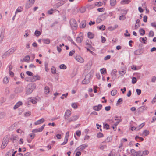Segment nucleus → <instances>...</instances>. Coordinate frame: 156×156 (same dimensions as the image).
I'll list each match as a JSON object with an SVG mask.
<instances>
[{
	"instance_id": "obj_1",
	"label": "nucleus",
	"mask_w": 156,
	"mask_h": 156,
	"mask_svg": "<svg viewBox=\"0 0 156 156\" xmlns=\"http://www.w3.org/2000/svg\"><path fill=\"white\" fill-rule=\"evenodd\" d=\"M36 88V85L35 83L28 85L26 88V94L28 95L31 94Z\"/></svg>"
},
{
	"instance_id": "obj_2",
	"label": "nucleus",
	"mask_w": 156,
	"mask_h": 156,
	"mask_svg": "<svg viewBox=\"0 0 156 156\" xmlns=\"http://www.w3.org/2000/svg\"><path fill=\"white\" fill-rule=\"evenodd\" d=\"M71 27L73 30H75L77 29L78 25L77 22L74 19H71L70 21Z\"/></svg>"
},
{
	"instance_id": "obj_3",
	"label": "nucleus",
	"mask_w": 156,
	"mask_h": 156,
	"mask_svg": "<svg viewBox=\"0 0 156 156\" xmlns=\"http://www.w3.org/2000/svg\"><path fill=\"white\" fill-rule=\"evenodd\" d=\"M131 155L132 156H141L142 152L140 151H136L134 149H132L130 150Z\"/></svg>"
},
{
	"instance_id": "obj_4",
	"label": "nucleus",
	"mask_w": 156,
	"mask_h": 156,
	"mask_svg": "<svg viewBox=\"0 0 156 156\" xmlns=\"http://www.w3.org/2000/svg\"><path fill=\"white\" fill-rule=\"evenodd\" d=\"M9 140V138H8L7 136L5 137L4 138L1 147L2 149H3L5 148L7 145Z\"/></svg>"
},
{
	"instance_id": "obj_5",
	"label": "nucleus",
	"mask_w": 156,
	"mask_h": 156,
	"mask_svg": "<svg viewBox=\"0 0 156 156\" xmlns=\"http://www.w3.org/2000/svg\"><path fill=\"white\" fill-rule=\"evenodd\" d=\"M71 112L69 110H67L65 112L64 115V118L66 121L68 120L69 118L71 116Z\"/></svg>"
},
{
	"instance_id": "obj_6",
	"label": "nucleus",
	"mask_w": 156,
	"mask_h": 156,
	"mask_svg": "<svg viewBox=\"0 0 156 156\" xmlns=\"http://www.w3.org/2000/svg\"><path fill=\"white\" fill-rule=\"evenodd\" d=\"M35 0H29L28 2L26 3L25 7L26 9H28L30 8L35 2Z\"/></svg>"
},
{
	"instance_id": "obj_7",
	"label": "nucleus",
	"mask_w": 156,
	"mask_h": 156,
	"mask_svg": "<svg viewBox=\"0 0 156 156\" xmlns=\"http://www.w3.org/2000/svg\"><path fill=\"white\" fill-rule=\"evenodd\" d=\"M91 41L89 40H87L85 42V44L86 46L85 47H87V48H89L91 49L92 50L94 51L95 49L91 45Z\"/></svg>"
},
{
	"instance_id": "obj_8",
	"label": "nucleus",
	"mask_w": 156,
	"mask_h": 156,
	"mask_svg": "<svg viewBox=\"0 0 156 156\" xmlns=\"http://www.w3.org/2000/svg\"><path fill=\"white\" fill-rule=\"evenodd\" d=\"M45 126V124L43 125L41 127L37 128L35 129H33L32 131V132L33 133H37V132H40L43 131L44 127Z\"/></svg>"
},
{
	"instance_id": "obj_9",
	"label": "nucleus",
	"mask_w": 156,
	"mask_h": 156,
	"mask_svg": "<svg viewBox=\"0 0 156 156\" xmlns=\"http://www.w3.org/2000/svg\"><path fill=\"white\" fill-rule=\"evenodd\" d=\"M79 118V116L78 115H74L70 117L68 119V122H74L77 120Z\"/></svg>"
},
{
	"instance_id": "obj_10",
	"label": "nucleus",
	"mask_w": 156,
	"mask_h": 156,
	"mask_svg": "<svg viewBox=\"0 0 156 156\" xmlns=\"http://www.w3.org/2000/svg\"><path fill=\"white\" fill-rule=\"evenodd\" d=\"M41 79V77L38 74H36L33 76L32 77L31 79V81L34 82L37 80H39Z\"/></svg>"
},
{
	"instance_id": "obj_11",
	"label": "nucleus",
	"mask_w": 156,
	"mask_h": 156,
	"mask_svg": "<svg viewBox=\"0 0 156 156\" xmlns=\"http://www.w3.org/2000/svg\"><path fill=\"white\" fill-rule=\"evenodd\" d=\"M88 147V145L86 144H84L81 145L78 147L76 150V151H82Z\"/></svg>"
},
{
	"instance_id": "obj_12",
	"label": "nucleus",
	"mask_w": 156,
	"mask_h": 156,
	"mask_svg": "<svg viewBox=\"0 0 156 156\" xmlns=\"http://www.w3.org/2000/svg\"><path fill=\"white\" fill-rule=\"evenodd\" d=\"M75 59L77 61L80 63H83L84 62V59L82 57L79 55L76 56L75 57Z\"/></svg>"
},
{
	"instance_id": "obj_13",
	"label": "nucleus",
	"mask_w": 156,
	"mask_h": 156,
	"mask_svg": "<svg viewBox=\"0 0 156 156\" xmlns=\"http://www.w3.org/2000/svg\"><path fill=\"white\" fill-rule=\"evenodd\" d=\"M19 139L18 136L17 135L13 136L10 138V140L13 143H17Z\"/></svg>"
},
{
	"instance_id": "obj_14",
	"label": "nucleus",
	"mask_w": 156,
	"mask_h": 156,
	"mask_svg": "<svg viewBox=\"0 0 156 156\" xmlns=\"http://www.w3.org/2000/svg\"><path fill=\"white\" fill-rule=\"evenodd\" d=\"M102 105L99 104L97 106H95L93 107V109L95 111H99L101 110L102 108Z\"/></svg>"
},
{
	"instance_id": "obj_15",
	"label": "nucleus",
	"mask_w": 156,
	"mask_h": 156,
	"mask_svg": "<svg viewBox=\"0 0 156 156\" xmlns=\"http://www.w3.org/2000/svg\"><path fill=\"white\" fill-rule=\"evenodd\" d=\"M45 121L44 119V118H42L41 119L39 120L34 122V124L36 125L40 124L43 123Z\"/></svg>"
},
{
	"instance_id": "obj_16",
	"label": "nucleus",
	"mask_w": 156,
	"mask_h": 156,
	"mask_svg": "<svg viewBox=\"0 0 156 156\" xmlns=\"http://www.w3.org/2000/svg\"><path fill=\"white\" fill-rule=\"evenodd\" d=\"M23 103L21 101H19L17 102L13 107L14 109H16L18 108L20 106L22 105Z\"/></svg>"
},
{
	"instance_id": "obj_17",
	"label": "nucleus",
	"mask_w": 156,
	"mask_h": 156,
	"mask_svg": "<svg viewBox=\"0 0 156 156\" xmlns=\"http://www.w3.org/2000/svg\"><path fill=\"white\" fill-rule=\"evenodd\" d=\"M112 140V138L111 136H108L107 138L102 142L103 143H107L111 142Z\"/></svg>"
},
{
	"instance_id": "obj_18",
	"label": "nucleus",
	"mask_w": 156,
	"mask_h": 156,
	"mask_svg": "<svg viewBox=\"0 0 156 156\" xmlns=\"http://www.w3.org/2000/svg\"><path fill=\"white\" fill-rule=\"evenodd\" d=\"M83 36L77 37L76 38V41L78 43H81L83 41Z\"/></svg>"
},
{
	"instance_id": "obj_19",
	"label": "nucleus",
	"mask_w": 156,
	"mask_h": 156,
	"mask_svg": "<svg viewBox=\"0 0 156 156\" xmlns=\"http://www.w3.org/2000/svg\"><path fill=\"white\" fill-rule=\"evenodd\" d=\"M110 5L112 7H114L116 4V0H110Z\"/></svg>"
},
{
	"instance_id": "obj_20",
	"label": "nucleus",
	"mask_w": 156,
	"mask_h": 156,
	"mask_svg": "<svg viewBox=\"0 0 156 156\" xmlns=\"http://www.w3.org/2000/svg\"><path fill=\"white\" fill-rule=\"evenodd\" d=\"M86 26V23L85 20L82 21L80 23V27L81 28H83L85 27Z\"/></svg>"
},
{
	"instance_id": "obj_21",
	"label": "nucleus",
	"mask_w": 156,
	"mask_h": 156,
	"mask_svg": "<svg viewBox=\"0 0 156 156\" xmlns=\"http://www.w3.org/2000/svg\"><path fill=\"white\" fill-rule=\"evenodd\" d=\"M57 11L58 12H59V11L56 9H51L50 10L48 11V13L50 15L52 14L54 12H55V11Z\"/></svg>"
},
{
	"instance_id": "obj_22",
	"label": "nucleus",
	"mask_w": 156,
	"mask_h": 156,
	"mask_svg": "<svg viewBox=\"0 0 156 156\" xmlns=\"http://www.w3.org/2000/svg\"><path fill=\"white\" fill-rule=\"evenodd\" d=\"M147 38L146 37L143 38L140 37V41L144 44H146V42L147 41Z\"/></svg>"
},
{
	"instance_id": "obj_23",
	"label": "nucleus",
	"mask_w": 156,
	"mask_h": 156,
	"mask_svg": "<svg viewBox=\"0 0 156 156\" xmlns=\"http://www.w3.org/2000/svg\"><path fill=\"white\" fill-rule=\"evenodd\" d=\"M25 34L24 35V37H26L29 36L30 34V31L29 30H27L25 31Z\"/></svg>"
},
{
	"instance_id": "obj_24",
	"label": "nucleus",
	"mask_w": 156,
	"mask_h": 156,
	"mask_svg": "<svg viewBox=\"0 0 156 156\" xmlns=\"http://www.w3.org/2000/svg\"><path fill=\"white\" fill-rule=\"evenodd\" d=\"M42 41L44 43L46 44H48L50 43V40L49 39H43Z\"/></svg>"
},
{
	"instance_id": "obj_25",
	"label": "nucleus",
	"mask_w": 156,
	"mask_h": 156,
	"mask_svg": "<svg viewBox=\"0 0 156 156\" xmlns=\"http://www.w3.org/2000/svg\"><path fill=\"white\" fill-rule=\"evenodd\" d=\"M50 89L48 87H45L44 88V92L45 94H48L50 91Z\"/></svg>"
},
{
	"instance_id": "obj_26",
	"label": "nucleus",
	"mask_w": 156,
	"mask_h": 156,
	"mask_svg": "<svg viewBox=\"0 0 156 156\" xmlns=\"http://www.w3.org/2000/svg\"><path fill=\"white\" fill-rule=\"evenodd\" d=\"M140 151L142 152L141 156H144L145 155H147L149 153V151L147 150H145L144 151Z\"/></svg>"
},
{
	"instance_id": "obj_27",
	"label": "nucleus",
	"mask_w": 156,
	"mask_h": 156,
	"mask_svg": "<svg viewBox=\"0 0 156 156\" xmlns=\"http://www.w3.org/2000/svg\"><path fill=\"white\" fill-rule=\"evenodd\" d=\"M88 37L90 39H92L94 37V34L91 32H88L87 33Z\"/></svg>"
},
{
	"instance_id": "obj_28",
	"label": "nucleus",
	"mask_w": 156,
	"mask_h": 156,
	"mask_svg": "<svg viewBox=\"0 0 156 156\" xmlns=\"http://www.w3.org/2000/svg\"><path fill=\"white\" fill-rule=\"evenodd\" d=\"M126 69H122V70L119 71V73L120 75L123 76L126 72Z\"/></svg>"
},
{
	"instance_id": "obj_29",
	"label": "nucleus",
	"mask_w": 156,
	"mask_h": 156,
	"mask_svg": "<svg viewBox=\"0 0 156 156\" xmlns=\"http://www.w3.org/2000/svg\"><path fill=\"white\" fill-rule=\"evenodd\" d=\"M23 8L21 6L18 7L15 12V14H16L17 13L22 12L23 11Z\"/></svg>"
},
{
	"instance_id": "obj_30",
	"label": "nucleus",
	"mask_w": 156,
	"mask_h": 156,
	"mask_svg": "<svg viewBox=\"0 0 156 156\" xmlns=\"http://www.w3.org/2000/svg\"><path fill=\"white\" fill-rule=\"evenodd\" d=\"M51 71L52 74H55L56 72V70L55 67L53 66H52L51 69Z\"/></svg>"
},
{
	"instance_id": "obj_31",
	"label": "nucleus",
	"mask_w": 156,
	"mask_h": 156,
	"mask_svg": "<svg viewBox=\"0 0 156 156\" xmlns=\"http://www.w3.org/2000/svg\"><path fill=\"white\" fill-rule=\"evenodd\" d=\"M149 131L147 130H145L143 131L142 134L143 136H147L149 134Z\"/></svg>"
},
{
	"instance_id": "obj_32",
	"label": "nucleus",
	"mask_w": 156,
	"mask_h": 156,
	"mask_svg": "<svg viewBox=\"0 0 156 156\" xmlns=\"http://www.w3.org/2000/svg\"><path fill=\"white\" fill-rule=\"evenodd\" d=\"M16 50V49L15 48H12L9 50L8 51L10 55L12 54Z\"/></svg>"
},
{
	"instance_id": "obj_33",
	"label": "nucleus",
	"mask_w": 156,
	"mask_h": 156,
	"mask_svg": "<svg viewBox=\"0 0 156 156\" xmlns=\"http://www.w3.org/2000/svg\"><path fill=\"white\" fill-rule=\"evenodd\" d=\"M10 55V54L9 53L8 51H7L2 55V57L3 58H5L9 56Z\"/></svg>"
},
{
	"instance_id": "obj_34",
	"label": "nucleus",
	"mask_w": 156,
	"mask_h": 156,
	"mask_svg": "<svg viewBox=\"0 0 156 156\" xmlns=\"http://www.w3.org/2000/svg\"><path fill=\"white\" fill-rule=\"evenodd\" d=\"M117 71V70L115 69H113L111 72V75L112 76H116V73Z\"/></svg>"
},
{
	"instance_id": "obj_35",
	"label": "nucleus",
	"mask_w": 156,
	"mask_h": 156,
	"mask_svg": "<svg viewBox=\"0 0 156 156\" xmlns=\"http://www.w3.org/2000/svg\"><path fill=\"white\" fill-rule=\"evenodd\" d=\"M90 82V81L88 79L85 78L82 81V83L83 84H88Z\"/></svg>"
},
{
	"instance_id": "obj_36",
	"label": "nucleus",
	"mask_w": 156,
	"mask_h": 156,
	"mask_svg": "<svg viewBox=\"0 0 156 156\" xmlns=\"http://www.w3.org/2000/svg\"><path fill=\"white\" fill-rule=\"evenodd\" d=\"M139 32L140 35L142 36L144 35L145 33V30L143 28L140 29L139 30Z\"/></svg>"
},
{
	"instance_id": "obj_37",
	"label": "nucleus",
	"mask_w": 156,
	"mask_h": 156,
	"mask_svg": "<svg viewBox=\"0 0 156 156\" xmlns=\"http://www.w3.org/2000/svg\"><path fill=\"white\" fill-rule=\"evenodd\" d=\"M4 37V34L3 32H1L0 36V43H2Z\"/></svg>"
},
{
	"instance_id": "obj_38",
	"label": "nucleus",
	"mask_w": 156,
	"mask_h": 156,
	"mask_svg": "<svg viewBox=\"0 0 156 156\" xmlns=\"http://www.w3.org/2000/svg\"><path fill=\"white\" fill-rule=\"evenodd\" d=\"M30 59V57L29 55L26 56L23 59V60L26 62H29Z\"/></svg>"
},
{
	"instance_id": "obj_39",
	"label": "nucleus",
	"mask_w": 156,
	"mask_h": 156,
	"mask_svg": "<svg viewBox=\"0 0 156 156\" xmlns=\"http://www.w3.org/2000/svg\"><path fill=\"white\" fill-rule=\"evenodd\" d=\"M45 69L46 72H48L49 70L48 68V63L47 62H45L44 63Z\"/></svg>"
},
{
	"instance_id": "obj_40",
	"label": "nucleus",
	"mask_w": 156,
	"mask_h": 156,
	"mask_svg": "<svg viewBox=\"0 0 156 156\" xmlns=\"http://www.w3.org/2000/svg\"><path fill=\"white\" fill-rule=\"evenodd\" d=\"M135 140L137 141H139L138 140V139H139L141 141H143L144 140V139L143 138L141 137H139L138 136H136L135 138Z\"/></svg>"
},
{
	"instance_id": "obj_41",
	"label": "nucleus",
	"mask_w": 156,
	"mask_h": 156,
	"mask_svg": "<svg viewBox=\"0 0 156 156\" xmlns=\"http://www.w3.org/2000/svg\"><path fill=\"white\" fill-rule=\"evenodd\" d=\"M134 54L135 55H139L141 54V51L140 50H137L135 51L134 52Z\"/></svg>"
},
{
	"instance_id": "obj_42",
	"label": "nucleus",
	"mask_w": 156,
	"mask_h": 156,
	"mask_svg": "<svg viewBox=\"0 0 156 156\" xmlns=\"http://www.w3.org/2000/svg\"><path fill=\"white\" fill-rule=\"evenodd\" d=\"M117 92V91L116 90H112L111 92V95L112 96L115 95Z\"/></svg>"
},
{
	"instance_id": "obj_43",
	"label": "nucleus",
	"mask_w": 156,
	"mask_h": 156,
	"mask_svg": "<svg viewBox=\"0 0 156 156\" xmlns=\"http://www.w3.org/2000/svg\"><path fill=\"white\" fill-rule=\"evenodd\" d=\"M9 81V80L8 78L7 77H4L3 79V83H4L6 84L8 83Z\"/></svg>"
},
{
	"instance_id": "obj_44",
	"label": "nucleus",
	"mask_w": 156,
	"mask_h": 156,
	"mask_svg": "<svg viewBox=\"0 0 156 156\" xmlns=\"http://www.w3.org/2000/svg\"><path fill=\"white\" fill-rule=\"evenodd\" d=\"M130 2V0H122L121 2V3L122 4H128Z\"/></svg>"
},
{
	"instance_id": "obj_45",
	"label": "nucleus",
	"mask_w": 156,
	"mask_h": 156,
	"mask_svg": "<svg viewBox=\"0 0 156 156\" xmlns=\"http://www.w3.org/2000/svg\"><path fill=\"white\" fill-rule=\"evenodd\" d=\"M95 5L97 6H101L103 5V3L101 2H96L95 3Z\"/></svg>"
},
{
	"instance_id": "obj_46",
	"label": "nucleus",
	"mask_w": 156,
	"mask_h": 156,
	"mask_svg": "<svg viewBox=\"0 0 156 156\" xmlns=\"http://www.w3.org/2000/svg\"><path fill=\"white\" fill-rule=\"evenodd\" d=\"M59 68L62 69H66V66L64 64H62L59 66Z\"/></svg>"
},
{
	"instance_id": "obj_47",
	"label": "nucleus",
	"mask_w": 156,
	"mask_h": 156,
	"mask_svg": "<svg viewBox=\"0 0 156 156\" xmlns=\"http://www.w3.org/2000/svg\"><path fill=\"white\" fill-rule=\"evenodd\" d=\"M154 35V32L152 30H151L149 31V34H148V36L149 37H153Z\"/></svg>"
},
{
	"instance_id": "obj_48",
	"label": "nucleus",
	"mask_w": 156,
	"mask_h": 156,
	"mask_svg": "<svg viewBox=\"0 0 156 156\" xmlns=\"http://www.w3.org/2000/svg\"><path fill=\"white\" fill-rule=\"evenodd\" d=\"M145 125V123L144 122L140 125L138 126H137V129L138 130L142 128Z\"/></svg>"
},
{
	"instance_id": "obj_49",
	"label": "nucleus",
	"mask_w": 156,
	"mask_h": 156,
	"mask_svg": "<svg viewBox=\"0 0 156 156\" xmlns=\"http://www.w3.org/2000/svg\"><path fill=\"white\" fill-rule=\"evenodd\" d=\"M126 18V17L123 14L119 17V19L120 20H124Z\"/></svg>"
},
{
	"instance_id": "obj_50",
	"label": "nucleus",
	"mask_w": 156,
	"mask_h": 156,
	"mask_svg": "<svg viewBox=\"0 0 156 156\" xmlns=\"http://www.w3.org/2000/svg\"><path fill=\"white\" fill-rule=\"evenodd\" d=\"M100 71H101V73L102 74H105V73H106V70L105 69L103 68V69H100Z\"/></svg>"
},
{
	"instance_id": "obj_51",
	"label": "nucleus",
	"mask_w": 156,
	"mask_h": 156,
	"mask_svg": "<svg viewBox=\"0 0 156 156\" xmlns=\"http://www.w3.org/2000/svg\"><path fill=\"white\" fill-rule=\"evenodd\" d=\"M68 139L67 138L65 137L64 141L63 143H61V145H63L66 144L67 143Z\"/></svg>"
},
{
	"instance_id": "obj_52",
	"label": "nucleus",
	"mask_w": 156,
	"mask_h": 156,
	"mask_svg": "<svg viewBox=\"0 0 156 156\" xmlns=\"http://www.w3.org/2000/svg\"><path fill=\"white\" fill-rule=\"evenodd\" d=\"M97 136L98 138H101L103 136V134L102 133L99 132L97 134Z\"/></svg>"
},
{
	"instance_id": "obj_53",
	"label": "nucleus",
	"mask_w": 156,
	"mask_h": 156,
	"mask_svg": "<svg viewBox=\"0 0 156 156\" xmlns=\"http://www.w3.org/2000/svg\"><path fill=\"white\" fill-rule=\"evenodd\" d=\"M136 78L135 77H133L132 80V83L133 84H134L136 83Z\"/></svg>"
},
{
	"instance_id": "obj_54",
	"label": "nucleus",
	"mask_w": 156,
	"mask_h": 156,
	"mask_svg": "<svg viewBox=\"0 0 156 156\" xmlns=\"http://www.w3.org/2000/svg\"><path fill=\"white\" fill-rule=\"evenodd\" d=\"M34 34L37 36H39L41 34V32L38 30H36Z\"/></svg>"
},
{
	"instance_id": "obj_55",
	"label": "nucleus",
	"mask_w": 156,
	"mask_h": 156,
	"mask_svg": "<svg viewBox=\"0 0 156 156\" xmlns=\"http://www.w3.org/2000/svg\"><path fill=\"white\" fill-rule=\"evenodd\" d=\"M75 50H73L71 51H70L69 53V56H72L73 54L75 53Z\"/></svg>"
},
{
	"instance_id": "obj_56",
	"label": "nucleus",
	"mask_w": 156,
	"mask_h": 156,
	"mask_svg": "<svg viewBox=\"0 0 156 156\" xmlns=\"http://www.w3.org/2000/svg\"><path fill=\"white\" fill-rule=\"evenodd\" d=\"M107 146L106 145H100V148L102 150H103L105 148H106Z\"/></svg>"
},
{
	"instance_id": "obj_57",
	"label": "nucleus",
	"mask_w": 156,
	"mask_h": 156,
	"mask_svg": "<svg viewBox=\"0 0 156 156\" xmlns=\"http://www.w3.org/2000/svg\"><path fill=\"white\" fill-rule=\"evenodd\" d=\"M26 73L27 75L29 76H33V73L29 71H27L26 72Z\"/></svg>"
},
{
	"instance_id": "obj_58",
	"label": "nucleus",
	"mask_w": 156,
	"mask_h": 156,
	"mask_svg": "<svg viewBox=\"0 0 156 156\" xmlns=\"http://www.w3.org/2000/svg\"><path fill=\"white\" fill-rule=\"evenodd\" d=\"M105 9L104 8H98L97 11L99 12H102L104 11Z\"/></svg>"
},
{
	"instance_id": "obj_59",
	"label": "nucleus",
	"mask_w": 156,
	"mask_h": 156,
	"mask_svg": "<svg viewBox=\"0 0 156 156\" xmlns=\"http://www.w3.org/2000/svg\"><path fill=\"white\" fill-rule=\"evenodd\" d=\"M72 107L76 109L77 108V105L75 103H73L72 104Z\"/></svg>"
},
{
	"instance_id": "obj_60",
	"label": "nucleus",
	"mask_w": 156,
	"mask_h": 156,
	"mask_svg": "<svg viewBox=\"0 0 156 156\" xmlns=\"http://www.w3.org/2000/svg\"><path fill=\"white\" fill-rule=\"evenodd\" d=\"M76 135L78 136H80L81 134V132L80 130H77L76 132Z\"/></svg>"
},
{
	"instance_id": "obj_61",
	"label": "nucleus",
	"mask_w": 156,
	"mask_h": 156,
	"mask_svg": "<svg viewBox=\"0 0 156 156\" xmlns=\"http://www.w3.org/2000/svg\"><path fill=\"white\" fill-rule=\"evenodd\" d=\"M55 6H56L57 8H58L59 7L62 5V3L61 4V3L59 2L58 3H57L55 4Z\"/></svg>"
},
{
	"instance_id": "obj_62",
	"label": "nucleus",
	"mask_w": 156,
	"mask_h": 156,
	"mask_svg": "<svg viewBox=\"0 0 156 156\" xmlns=\"http://www.w3.org/2000/svg\"><path fill=\"white\" fill-rule=\"evenodd\" d=\"M105 28V27L103 25H102L99 27V29L101 30H104Z\"/></svg>"
},
{
	"instance_id": "obj_63",
	"label": "nucleus",
	"mask_w": 156,
	"mask_h": 156,
	"mask_svg": "<svg viewBox=\"0 0 156 156\" xmlns=\"http://www.w3.org/2000/svg\"><path fill=\"white\" fill-rule=\"evenodd\" d=\"M102 21V20L99 17L97 18L96 22L97 23H99Z\"/></svg>"
},
{
	"instance_id": "obj_64",
	"label": "nucleus",
	"mask_w": 156,
	"mask_h": 156,
	"mask_svg": "<svg viewBox=\"0 0 156 156\" xmlns=\"http://www.w3.org/2000/svg\"><path fill=\"white\" fill-rule=\"evenodd\" d=\"M156 80V77L155 76H153L152 77L151 79V81L152 82H155Z\"/></svg>"
}]
</instances>
